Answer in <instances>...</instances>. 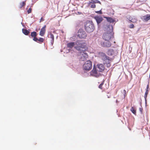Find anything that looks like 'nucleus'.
<instances>
[{
  "instance_id": "obj_1",
  "label": "nucleus",
  "mask_w": 150,
  "mask_h": 150,
  "mask_svg": "<svg viewBox=\"0 0 150 150\" xmlns=\"http://www.w3.org/2000/svg\"><path fill=\"white\" fill-rule=\"evenodd\" d=\"M86 43L83 41L77 40L75 42H71L67 44V47L69 48V50H72L74 48L77 51L83 50L86 47Z\"/></svg>"
},
{
  "instance_id": "obj_2",
  "label": "nucleus",
  "mask_w": 150,
  "mask_h": 150,
  "mask_svg": "<svg viewBox=\"0 0 150 150\" xmlns=\"http://www.w3.org/2000/svg\"><path fill=\"white\" fill-rule=\"evenodd\" d=\"M105 69L104 66L102 64H98L97 67L95 68L94 66L92 70L90 72L91 75L98 77L100 75V72H102Z\"/></svg>"
},
{
  "instance_id": "obj_3",
  "label": "nucleus",
  "mask_w": 150,
  "mask_h": 150,
  "mask_svg": "<svg viewBox=\"0 0 150 150\" xmlns=\"http://www.w3.org/2000/svg\"><path fill=\"white\" fill-rule=\"evenodd\" d=\"M108 32L105 33L103 35V38L105 41H108L113 37L112 26L109 25L108 26L107 29Z\"/></svg>"
},
{
  "instance_id": "obj_4",
  "label": "nucleus",
  "mask_w": 150,
  "mask_h": 150,
  "mask_svg": "<svg viewBox=\"0 0 150 150\" xmlns=\"http://www.w3.org/2000/svg\"><path fill=\"white\" fill-rule=\"evenodd\" d=\"M86 47H86L84 48H83V50H81L78 51L79 52L78 56L81 61H84L86 60L88 58L87 54L85 51Z\"/></svg>"
},
{
  "instance_id": "obj_5",
  "label": "nucleus",
  "mask_w": 150,
  "mask_h": 150,
  "mask_svg": "<svg viewBox=\"0 0 150 150\" xmlns=\"http://www.w3.org/2000/svg\"><path fill=\"white\" fill-rule=\"evenodd\" d=\"M85 27L87 32L91 33L94 29V26L93 22L91 21H87L85 23Z\"/></svg>"
},
{
  "instance_id": "obj_6",
  "label": "nucleus",
  "mask_w": 150,
  "mask_h": 150,
  "mask_svg": "<svg viewBox=\"0 0 150 150\" xmlns=\"http://www.w3.org/2000/svg\"><path fill=\"white\" fill-rule=\"evenodd\" d=\"M92 67V63L89 60L86 61L83 65V68L84 70L89 71Z\"/></svg>"
},
{
  "instance_id": "obj_7",
  "label": "nucleus",
  "mask_w": 150,
  "mask_h": 150,
  "mask_svg": "<svg viewBox=\"0 0 150 150\" xmlns=\"http://www.w3.org/2000/svg\"><path fill=\"white\" fill-rule=\"evenodd\" d=\"M78 36L81 38H85L86 36L85 32L82 29H80L78 33Z\"/></svg>"
},
{
  "instance_id": "obj_8",
  "label": "nucleus",
  "mask_w": 150,
  "mask_h": 150,
  "mask_svg": "<svg viewBox=\"0 0 150 150\" xmlns=\"http://www.w3.org/2000/svg\"><path fill=\"white\" fill-rule=\"evenodd\" d=\"M98 57L101 58L103 60L106 62H108L109 59L107 56L103 52H100L98 53Z\"/></svg>"
},
{
  "instance_id": "obj_9",
  "label": "nucleus",
  "mask_w": 150,
  "mask_h": 150,
  "mask_svg": "<svg viewBox=\"0 0 150 150\" xmlns=\"http://www.w3.org/2000/svg\"><path fill=\"white\" fill-rule=\"evenodd\" d=\"M117 52L115 49H110L108 50V54L110 56L116 55L117 54Z\"/></svg>"
},
{
  "instance_id": "obj_10",
  "label": "nucleus",
  "mask_w": 150,
  "mask_h": 150,
  "mask_svg": "<svg viewBox=\"0 0 150 150\" xmlns=\"http://www.w3.org/2000/svg\"><path fill=\"white\" fill-rule=\"evenodd\" d=\"M101 44L102 46L106 47H110L111 45V43L109 41L107 42H102Z\"/></svg>"
},
{
  "instance_id": "obj_11",
  "label": "nucleus",
  "mask_w": 150,
  "mask_h": 150,
  "mask_svg": "<svg viewBox=\"0 0 150 150\" xmlns=\"http://www.w3.org/2000/svg\"><path fill=\"white\" fill-rule=\"evenodd\" d=\"M94 19L96 21L98 25L99 26V24L103 20V18L100 16H97L94 17Z\"/></svg>"
},
{
  "instance_id": "obj_12",
  "label": "nucleus",
  "mask_w": 150,
  "mask_h": 150,
  "mask_svg": "<svg viewBox=\"0 0 150 150\" xmlns=\"http://www.w3.org/2000/svg\"><path fill=\"white\" fill-rule=\"evenodd\" d=\"M127 18L130 22L132 23H135L137 21L136 19L134 18L131 16H127Z\"/></svg>"
},
{
  "instance_id": "obj_13",
  "label": "nucleus",
  "mask_w": 150,
  "mask_h": 150,
  "mask_svg": "<svg viewBox=\"0 0 150 150\" xmlns=\"http://www.w3.org/2000/svg\"><path fill=\"white\" fill-rule=\"evenodd\" d=\"M45 28L46 25H45L41 29L39 33L40 36H42L44 35L45 32Z\"/></svg>"
},
{
  "instance_id": "obj_14",
  "label": "nucleus",
  "mask_w": 150,
  "mask_h": 150,
  "mask_svg": "<svg viewBox=\"0 0 150 150\" xmlns=\"http://www.w3.org/2000/svg\"><path fill=\"white\" fill-rule=\"evenodd\" d=\"M142 19L145 21H147L150 19V15H147L143 16L142 18Z\"/></svg>"
},
{
  "instance_id": "obj_15",
  "label": "nucleus",
  "mask_w": 150,
  "mask_h": 150,
  "mask_svg": "<svg viewBox=\"0 0 150 150\" xmlns=\"http://www.w3.org/2000/svg\"><path fill=\"white\" fill-rule=\"evenodd\" d=\"M48 37L49 38H50L52 39V40L51 41V43H52L53 42L54 40V35L52 34L51 33H50V34H49L48 35Z\"/></svg>"
},
{
  "instance_id": "obj_16",
  "label": "nucleus",
  "mask_w": 150,
  "mask_h": 150,
  "mask_svg": "<svg viewBox=\"0 0 150 150\" xmlns=\"http://www.w3.org/2000/svg\"><path fill=\"white\" fill-rule=\"evenodd\" d=\"M89 3L92 4L99 3L101 4L100 2L97 0H91V1H89Z\"/></svg>"
},
{
  "instance_id": "obj_17",
  "label": "nucleus",
  "mask_w": 150,
  "mask_h": 150,
  "mask_svg": "<svg viewBox=\"0 0 150 150\" xmlns=\"http://www.w3.org/2000/svg\"><path fill=\"white\" fill-rule=\"evenodd\" d=\"M106 18L108 21L110 23H113L115 22V20L111 17H107Z\"/></svg>"
},
{
  "instance_id": "obj_18",
  "label": "nucleus",
  "mask_w": 150,
  "mask_h": 150,
  "mask_svg": "<svg viewBox=\"0 0 150 150\" xmlns=\"http://www.w3.org/2000/svg\"><path fill=\"white\" fill-rule=\"evenodd\" d=\"M22 32L23 33L26 35H28L30 33L26 29H23Z\"/></svg>"
},
{
  "instance_id": "obj_19",
  "label": "nucleus",
  "mask_w": 150,
  "mask_h": 150,
  "mask_svg": "<svg viewBox=\"0 0 150 150\" xmlns=\"http://www.w3.org/2000/svg\"><path fill=\"white\" fill-rule=\"evenodd\" d=\"M37 35V33L35 32H33L31 33V36L32 37H35Z\"/></svg>"
},
{
  "instance_id": "obj_20",
  "label": "nucleus",
  "mask_w": 150,
  "mask_h": 150,
  "mask_svg": "<svg viewBox=\"0 0 150 150\" xmlns=\"http://www.w3.org/2000/svg\"><path fill=\"white\" fill-rule=\"evenodd\" d=\"M131 111L134 115H136V111L134 109V108L133 107L131 108L130 109Z\"/></svg>"
},
{
  "instance_id": "obj_21",
  "label": "nucleus",
  "mask_w": 150,
  "mask_h": 150,
  "mask_svg": "<svg viewBox=\"0 0 150 150\" xmlns=\"http://www.w3.org/2000/svg\"><path fill=\"white\" fill-rule=\"evenodd\" d=\"M148 93V90L147 89H146V91L145 93V95H144V98L145 99V100L146 101V98L147 95Z\"/></svg>"
},
{
  "instance_id": "obj_22",
  "label": "nucleus",
  "mask_w": 150,
  "mask_h": 150,
  "mask_svg": "<svg viewBox=\"0 0 150 150\" xmlns=\"http://www.w3.org/2000/svg\"><path fill=\"white\" fill-rule=\"evenodd\" d=\"M43 40H44L43 38H40L39 39H38V41L40 42H43Z\"/></svg>"
},
{
  "instance_id": "obj_23",
  "label": "nucleus",
  "mask_w": 150,
  "mask_h": 150,
  "mask_svg": "<svg viewBox=\"0 0 150 150\" xmlns=\"http://www.w3.org/2000/svg\"><path fill=\"white\" fill-rule=\"evenodd\" d=\"M33 40L37 42V41H38V39L37 38H36L35 37H33Z\"/></svg>"
},
{
  "instance_id": "obj_24",
  "label": "nucleus",
  "mask_w": 150,
  "mask_h": 150,
  "mask_svg": "<svg viewBox=\"0 0 150 150\" xmlns=\"http://www.w3.org/2000/svg\"><path fill=\"white\" fill-rule=\"evenodd\" d=\"M31 9L30 8H29L27 11V12L28 14L31 13Z\"/></svg>"
},
{
  "instance_id": "obj_25",
  "label": "nucleus",
  "mask_w": 150,
  "mask_h": 150,
  "mask_svg": "<svg viewBox=\"0 0 150 150\" xmlns=\"http://www.w3.org/2000/svg\"><path fill=\"white\" fill-rule=\"evenodd\" d=\"M103 83H101L100 85L99 86V88H100V89H102V86L103 85Z\"/></svg>"
},
{
  "instance_id": "obj_26",
  "label": "nucleus",
  "mask_w": 150,
  "mask_h": 150,
  "mask_svg": "<svg viewBox=\"0 0 150 150\" xmlns=\"http://www.w3.org/2000/svg\"><path fill=\"white\" fill-rule=\"evenodd\" d=\"M134 27V25L133 24H132L129 25V28H133Z\"/></svg>"
},
{
  "instance_id": "obj_27",
  "label": "nucleus",
  "mask_w": 150,
  "mask_h": 150,
  "mask_svg": "<svg viewBox=\"0 0 150 150\" xmlns=\"http://www.w3.org/2000/svg\"><path fill=\"white\" fill-rule=\"evenodd\" d=\"M91 7L92 8H95L96 7V5L95 4H92L91 5Z\"/></svg>"
},
{
  "instance_id": "obj_28",
  "label": "nucleus",
  "mask_w": 150,
  "mask_h": 150,
  "mask_svg": "<svg viewBox=\"0 0 150 150\" xmlns=\"http://www.w3.org/2000/svg\"><path fill=\"white\" fill-rule=\"evenodd\" d=\"M25 5V3L24 2H23L21 4L22 6H23Z\"/></svg>"
},
{
  "instance_id": "obj_29",
  "label": "nucleus",
  "mask_w": 150,
  "mask_h": 150,
  "mask_svg": "<svg viewBox=\"0 0 150 150\" xmlns=\"http://www.w3.org/2000/svg\"><path fill=\"white\" fill-rule=\"evenodd\" d=\"M96 12L97 13H98L99 14H101V11L100 10L99 11H96Z\"/></svg>"
},
{
  "instance_id": "obj_30",
  "label": "nucleus",
  "mask_w": 150,
  "mask_h": 150,
  "mask_svg": "<svg viewBox=\"0 0 150 150\" xmlns=\"http://www.w3.org/2000/svg\"><path fill=\"white\" fill-rule=\"evenodd\" d=\"M44 20L42 18H41L40 19V22L42 21H43Z\"/></svg>"
},
{
  "instance_id": "obj_31",
  "label": "nucleus",
  "mask_w": 150,
  "mask_h": 150,
  "mask_svg": "<svg viewBox=\"0 0 150 150\" xmlns=\"http://www.w3.org/2000/svg\"><path fill=\"white\" fill-rule=\"evenodd\" d=\"M140 111L142 112V108H139Z\"/></svg>"
},
{
  "instance_id": "obj_32",
  "label": "nucleus",
  "mask_w": 150,
  "mask_h": 150,
  "mask_svg": "<svg viewBox=\"0 0 150 150\" xmlns=\"http://www.w3.org/2000/svg\"><path fill=\"white\" fill-rule=\"evenodd\" d=\"M110 64L109 63H108L107 64V67H110Z\"/></svg>"
},
{
  "instance_id": "obj_33",
  "label": "nucleus",
  "mask_w": 150,
  "mask_h": 150,
  "mask_svg": "<svg viewBox=\"0 0 150 150\" xmlns=\"http://www.w3.org/2000/svg\"><path fill=\"white\" fill-rule=\"evenodd\" d=\"M149 88V85H147V89H146L148 90V88Z\"/></svg>"
},
{
  "instance_id": "obj_34",
  "label": "nucleus",
  "mask_w": 150,
  "mask_h": 150,
  "mask_svg": "<svg viewBox=\"0 0 150 150\" xmlns=\"http://www.w3.org/2000/svg\"><path fill=\"white\" fill-rule=\"evenodd\" d=\"M123 91H124V93L125 94L126 93V91L125 90H124Z\"/></svg>"
},
{
  "instance_id": "obj_35",
  "label": "nucleus",
  "mask_w": 150,
  "mask_h": 150,
  "mask_svg": "<svg viewBox=\"0 0 150 150\" xmlns=\"http://www.w3.org/2000/svg\"><path fill=\"white\" fill-rule=\"evenodd\" d=\"M73 38H75V36H73Z\"/></svg>"
},
{
  "instance_id": "obj_36",
  "label": "nucleus",
  "mask_w": 150,
  "mask_h": 150,
  "mask_svg": "<svg viewBox=\"0 0 150 150\" xmlns=\"http://www.w3.org/2000/svg\"><path fill=\"white\" fill-rule=\"evenodd\" d=\"M149 78H150V75H149Z\"/></svg>"
},
{
  "instance_id": "obj_37",
  "label": "nucleus",
  "mask_w": 150,
  "mask_h": 150,
  "mask_svg": "<svg viewBox=\"0 0 150 150\" xmlns=\"http://www.w3.org/2000/svg\"><path fill=\"white\" fill-rule=\"evenodd\" d=\"M108 98H110V97H109V96H108Z\"/></svg>"
}]
</instances>
